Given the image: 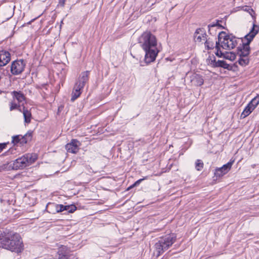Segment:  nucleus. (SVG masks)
I'll list each match as a JSON object with an SVG mask.
<instances>
[{
	"label": "nucleus",
	"mask_w": 259,
	"mask_h": 259,
	"mask_svg": "<svg viewBox=\"0 0 259 259\" xmlns=\"http://www.w3.org/2000/svg\"><path fill=\"white\" fill-rule=\"evenodd\" d=\"M139 185V182H137V181H136V182H135V183L133 185H132V186L129 188V189H130V188H133V187H135V186H137V185Z\"/></svg>",
	"instance_id": "c85d7f7f"
},
{
	"label": "nucleus",
	"mask_w": 259,
	"mask_h": 259,
	"mask_svg": "<svg viewBox=\"0 0 259 259\" xmlns=\"http://www.w3.org/2000/svg\"><path fill=\"white\" fill-rule=\"evenodd\" d=\"M248 10H250L251 12H253L252 9H249V8H248Z\"/></svg>",
	"instance_id": "7c9ffc66"
},
{
	"label": "nucleus",
	"mask_w": 259,
	"mask_h": 259,
	"mask_svg": "<svg viewBox=\"0 0 259 259\" xmlns=\"http://www.w3.org/2000/svg\"><path fill=\"white\" fill-rule=\"evenodd\" d=\"M0 247L17 253L24 249L22 239L18 233H4L0 235Z\"/></svg>",
	"instance_id": "f03ea898"
},
{
	"label": "nucleus",
	"mask_w": 259,
	"mask_h": 259,
	"mask_svg": "<svg viewBox=\"0 0 259 259\" xmlns=\"http://www.w3.org/2000/svg\"><path fill=\"white\" fill-rule=\"evenodd\" d=\"M259 26L253 24L250 32L247 34L245 37L244 39L247 41L243 44L242 48H240L239 50L238 54L240 57H247L250 52L249 44L252 40L253 38L258 32Z\"/></svg>",
	"instance_id": "0eeeda50"
},
{
	"label": "nucleus",
	"mask_w": 259,
	"mask_h": 259,
	"mask_svg": "<svg viewBox=\"0 0 259 259\" xmlns=\"http://www.w3.org/2000/svg\"><path fill=\"white\" fill-rule=\"evenodd\" d=\"M139 42L145 52V63L149 64L155 61L159 52L155 36L149 31L144 32L139 38Z\"/></svg>",
	"instance_id": "f257e3e1"
},
{
	"label": "nucleus",
	"mask_w": 259,
	"mask_h": 259,
	"mask_svg": "<svg viewBox=\"0 0 259 259\" xmlns=\"http://www.w3.org/2000/svg\"><path fill=\"white\" fill-rule=\"evenodd\" d=\"M12 95H13L14 99L16 100L18 103L23 104L25 100V97L21 92L13 91L12 92Z\"/></svg>",
	"instance_id": "f3484780"
},
{
	"label": "nucleus",
	"mask_w": 259,
	"mask_h": 259,
	"mask_svg": "<svg viewBox=\"0 0 259 259\" xmlns=\"http://www.w3.org/2000/svg\"><path fill=\"white\" fill-rule=\"evenodd\" d=\"M176 240V236L174 234H171L165 237L160 238L155 244L156 256H159L168 249L175 243Z\"/></svg>",
	"instance_id": "423d86ee"
},
{
	"label": "nucleus",
	"mask_w": 259,
	"mask_h": 259,
	"mask_svg": "<svg viewBox=\"0 0 259 259\" xmlns=\"http://www.w3.org/2000/svg\"><path fill=\"white\" fill-rule=\"evenodd\" d=\"M259 103V96L254 97L245 108L241 113V117L244 118L249 115Z\"/></svg>",
	"instance_id": "6e6552de"
},
{
	"label": "nucleus",
	"mask_w": 259,
	"mask_h": 259,
	"mask_svg": "<svg viewBox=\"0 0 259 259\" xmlns=\"http://www.w3.org/2000/svg\"><path fill=\"white\" fill-rule=\"evenodd\" d=\"M146 178H143V179H139V180L137 181V182H139V184L143 180H144Z\"/></svg>",
	"instance_id": "c756f323"
},
{
	"label": "nucleus",
	"mask_w": 259,
	"mask_h": 259,
	"mask_svg": "<svg viewBox=\"0 0 259 259\" xmlns=\"http://www.w3.org/2000/svg\"><path fill=\"white\" fill-rule=\"evenodd\" d=\"M18 106H18L16 103L14 102H12L10 103V111H12L15 109H17Z\"/></svg>",
	"instance_id": "bb28decb"
},
{
	"label": "nucleus",
	"mask_w": 259,
	"mask_h": 259,
	"mask_svg": "<svg viewBox=\"0 0 259 259\" xmlns=\"http://www.w3.org/2000/svg\"><path fill=\"white\" fill-rule=\"evenodd\" d=\"M65 208L64 210L67 211L69 213L73 212L76 209V207L75 205H65Z\"/></svg>",
	"instance_id": "b1692460"
},
{
	"label": "nucleus",
	"mask_w": 259,
	"mask_h": 259,
	"mask_svg": "<svg viewBox=\"0 0 259 259\" xmlns=\"http://www.w3.org/2000/svg\"><path fill=\"white\" fill-rule=\"evenodd\" d=\"M234 162V160L230 161L221 167L216 168L214 176L217 178H220L226 174L230 170Z\"/></svg>",
	"instance_id": "9d476101"
},
{
	"label": "nucleus",
	"mask_w": 259,
	"mask_h": 259,
	"mask_svg": "<svg viewBox=\"0 0 259 259\" xmlns=\"http://www.w3.org/2000/svg\"><path fill=\"white\" fill-rule=\"evenodd\" d=\"M203 167V163L202 162L201 160H197V161L195 162V168L196 169L200 171L201 170Z\"/></svg>",
	"instance_id": "4be33fe9"
},
{
	"label": "nucleus",
	"mask_w": 259,
	"mask_h": 259,
	"mask_svg": "<svg viewBox=\"0 0 259 259\" xmlns=\"http://www.w3.org/2000/svg\"><path fill=\"white\" fill-rule=\"evenodd\" d=\"M81 144L78 140L72 139L70 143L66 144L65 148L68 152L76 153L79 150V147Z\"/></svg>",
	"instance_id": "9b49d317"
},
{
	"label": "nucleus",
	"mask_w": 259,
	"mask_h": 259,
	"mask_svg": "<svg viewBox=\"0 0 259 259\" xmlns=\"http://www.w3.org/2000/svg\"><path fill=\"white\" fill-rule=\"evenodd\" d=\"M54 206L56 212H62L64 210V209H66L65 205L63 204H55Z\"/></svg>",
	"instance_id": "5701e85b"
},
{
	"label": "nucleus",
	"mask_w": 259,
	"mask_h": 259,
	"mask_svg": "<svg viewBox=\"0 0 259 259\" xmlns=\"http://www.w3.org/2000/svg\"><path fill=\"white\" fill-rule=\"evenodd\" d=\"M11 60V55L9 52L2 50L0 51V66L7 65Z\"/></svg>",
	"instance_id": "2eb2a0df"
},
{
	"label": "nucleus",
	"mask_w": 259,
	"mask_h": 259,
	"mask_svg": "<svg viewBox=\"0 0 259 259\" xmlns=\"http://www.w3.org/2000/svg\"><path fill=\"white\" fill-rule=\"evenodd\" d=\"M214 26H215V25H211V27H213Z\"/></svg>",
	"instance_id": "2f4dec72"
},
{
	"label": "nucleus",
	"mask_w": 259,
	"mask_h": 259,
	"mask_svg": "<svg viewBox=\"0 0 259 259\" xmlns=\"http://www.w3.org/2000/svg\"><path fill=\"white\" fill-rule=\"evenodd\" d=\"M23 115L24 118V122L25 124H29L31 122L32 115L31 112L27 109L23 107Z\"/></svg>",
	"instance_id": "6ab92c4d"
},
{
	"label": "nucleus",
	"mask_w": 259,
	"mask_h": 259,
	"mask_svg": "<svg viewBox=\"0 0 259 259\" xmlns=\"http://www.w3.org/2000/svg\"><path fill=\"white\" fill-rule=\"evenodd\" d=\"M215 49L217 50V52L215 54L219 57H222L231 61H233L235 59L236 55L235 53L232 52H222L220 48L217 45L215 46Z\"/></svg>",
	"instance_id": "f8f14e48"
},
{
	"label": "nucleus",
	"mask_w": 259,
	"mask_h": 259,
	"mask_svg": "<svg viewBox=\"0 0 259 259\" xmlns=\"http://www.w3.org/2000/svg\"><path fill=\"white\" fill-rule=\"evenodd\" d=\"M7 145L6 143H2L0 144V153L3 151L4 149L6 148Z\"/></svg>",
	"instance_id": "cd10ccee"
},
{
	"label": "nucleus",
	"mask_w": 259,
	"mask_h": 259,
	"mask_svg": "<svg viewBox=\"0 0 259 259\" xmlns=\"http://www.w3.org/2000/svg\"><path fill=\"white\" fill-rule=\"evenodd\" d=\"M229 66V64L224 61L219 60L217 62L216 67H222L225 69H228Z\"/></svg>",
	"instance_id": "412c9836"
},
{
	"label": "nucleus",
	"mask_w": 259,
	"mask_h": 259,
	"mask_svg": "<svg viewBox=\"0 0 259 259\" xmlns=\"http://www.w3.org/2000/svg\"><path fill=\"white\" fill-rule=\"evenodd\" d=\"M207 61L208 64L216 67L217 62L215 61V59L214 56L209 57Z\"/></svg>",
	"instance_id": "393cba45"
},
{
	"label": "nucleus",
	"mask_w": 259,
	"mask_h": 259,
	"mask_svg": "<svg viewBox=\"0 0 259 259\" xmlns=\"http://www.w3.org/2000/svg\"><path fill=\"white\" fill-rule=\"evenodd\" d=\"M26 63L23 60H16L14 61L11 68V71L13 74L18 75L22 73L25 67Z\"/></svg>",
	"instance_id": "1a4fd4ad"
},
{
	"label": "nucleus",
	"mask_w": 259,
	"mask_h": 259,
	"mask_svg": "<svg viewBox=\"0 0 259 259\" xmlns=\"http://www.w3.org/2000/svg\"><path fill=\"white\" fill-rule=\"evenodd\" d=\"M238 62L240 65L246 66L249 63V59L247 57H240Z\"/></svg>",
	"instance_id": "aec40b11"
},
{
	"label": "nucleus",
	"mask_w": 259,
	"mask_h": 259,
	"mask_svg": "<svg viewBox=\"0 0 259 259\" xmlns=\"http://www.w3.org/2000/svg\"><path fill=\"white\" fill-rule=\"evenodd\" d=\"M205 46L207 50L213 48L214 44L209 40L206 39L205 41Z\"/></svg>",
	"instance_id": "a878e982"
},
{
	"label": "nucleus",
	"mask_w": 259,
	"mask_h": 259,
	"mask_svg": "<svg viewBox=\"0 0 259 259\" xmlns=\"http://www.w3.org/2000/svg\"><path fill=\"white\" fill-rule=\"evenodd\" d=\"M189 78L192 85L200 86L203 84V79L199 74L193 73L189 75Z\"/></svg>",
	"instance_id": "4468645a"
},
{
	"label": "nucleus",
	"mask_w": 259,
	"mask_h": 259,
	"mask_svg": "<svg viewBox=\"0 0 259 259\" xmlns=\"http://www.w3.org/2000/svg\"><path fill=\"white\" fill-rule=\"evenodd\" d=\"M200 29H197L194 33V37L196 42H200L206 39V34L202 32L200 33Z\"/></svg>",
	"instance_id": "a211bd4d"
},
{
	"label": "nucleus",
	"mask_w": 259,
	"mask_h": 259,
	"mask_svg": "<svg viewBox=\"0 0 259 259\" xmlns=\"http://www.w3.org/2000/svg\"><path fill=\"white\" fill-rule=\"evenodd\" d=\"M37 158V156L35 154H26L13 162L4 164L3 168L7 170L23 169L34 163Z\"/></svg>",
	"instance_id": "7ed1b4c3"
},
{
	"label": "nucleus",
	"mask_w": 259,
	"mask_h": 259,
	"mask_svg": "<svg viewBox=\"0 0 259 259\" xmlns=\"http://www.w3.org/2000/svg\"><path fill=\"white\" fill-rule=\"evenodd\" d=\"M69 254L66 246H62L58 251V259H68Z\"/></svg>",
	"instance_id": "dca6fc26"
},
{
	"label": "nucleus",
	"mask_w": 259,
	"mask_h": 259,
	"mask_svg": "<svg viewBox=\"0 0 259 259\" xmlns=\"http://www.w3.org/2000/svg\"><path fill=\"white\" fill-rule=\"evenodd\" d=\"M90 71H85L81 73L75 82L71 94V101H75L81 95L85 84L89 80Z\"/></svg>",
	"instance_id": "39448f33"
},
{
	"label": "nucleus",
	"mask_w": 259,
	"mask_h": 259,
	"mask_svg": "<svg viewBox=\"0 0 259 259\" xmlns=\"http://www.w3.org/2000/svg\"><path fill=\"white\" fill-rule=\"evenodd\" d=\"M238 41L239 39L232 35H228L225 32H222L219 34L218 41H216V43L220 48L221 47L225 50H230L237 46Z\"/></svg>",
	"instance_id": "20e7f679"
},
{
	"label": "nucleus",
	"mask_w": 259,
	"mask_h": 259,
	"mask_svg": "<svg viewBox=\"0 0 259 259\" xmlns=\"http://www.w3.org/2000/svg\"><path fill=\"white\" fill-rule=\"evenodd\" d=\"M32 137L31 133H27L24 136L17 135L13 137L12 142L14 144L20 143V144H26L28 141L31 140Z\"/></svg>",
	"instance_id": "ddd939ff"
}]
</instances>
